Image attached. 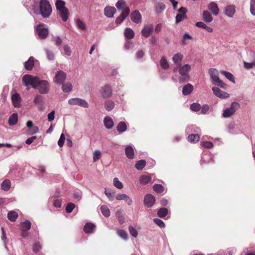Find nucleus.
I'll return each instance as SVG.
<instances>
[{
	"label": "nucleus",
	"mask_w": 255,
	"mask_h": 255,
	"mask_svg": "<svg viewBox=\"0 0 255 255\" xmlns=\"http://www.w3.org/2000/svg\"><path fill=\"white\" fill-rule=\"evenodd\" d=\"M193 90V86L191 84L185 85L182 90V94L183 95L187 96L189 95Z\"/></svg>",
	"instance_id": "cd10ccee"
},
{
	"label": "nucleus",
	"mask_w": 255,
	"mask_h": 255,
	"mask_svg": "<svg viewBox=\"0 0 255 255\" xmlns=\"http://www.w3.org/2000/svg\"><path fill=\"white\" fill-rule=\"evenodd\" d=\"M131 20L135 23H139L141 21V15L138 10H135L130 14Z\"/></svg>",
	"instance_id": "f3484780"
},
{
	"label": "nucleus",
	"mask_w": 255,
	"mask_h": 255,
	"mask_svg": "<svg viewBox=\"0 0 255 255\" xmlns=\"http://www.w3.org/2000/svg\"><path fill=\"white\" fill-rule=\"evenodd\" d=\"M240 108V104L238 102H233L230 106L226 108L223 111L222 117L229 118L233 116L236 112Z\"/></svg>",
	"instance_id": "7ed1b4c3"
},
{
	"label": "nucleus",
	"mask_w": 255,
	"mask_h": 255,
	"mask_svg": "<svg viewBox=\"0 0 255 255\" xmlns=\"http://www.w3.org/2000/svg\"><path fill=\"white\" fill-rule=\"evenodd\" d=\"M183 56L180 53H177L173 55L172 60L174 63L177 66L180 67L181 66V62L183 60Z\"/></svg>",
	"instance_id": "b1692460"
},
{
	"label": "nucleus",
	"mask_w": 255,
	"mask_h": 255,
	"mask_svg": "<svg viewBox=\"0 0 255 255\" xmlns=\"http://www.w3.org/2000/svg\"><path fill=\"white\" fill-rule=\"evenodd\" d=\"M118 235L121 238L125 240H127L128 239V234L127 233L123 230H119L118 231Z\"/></svg>",
	"instance_id": "5fc2aeb1"
},
{
	"label": "nucleus",
	"mask_w": 255,
	"mask_h": 255,
	"mask_svg": "<svg viewBox=\"0 0 255 255\" xmlns=\"http://www.w3.org/2000/svg\"><path fill=\"white\" fill-rule=\"evenodd\" d=\"M155 199L154 197L150 194L145 195L144 198V204L147 207H151L154 204Z\"/></svg>",
	"instance_id": "2eb2a0df"
},
{
	"label": "nucleus",
	"mask_w": 255,
	"mask_h": 255,
	"mask_svg": "<svg viewBox=\"0 0 255 255\" xmlns=\"http://www.w3.org/2000/svg\"><path fill=\"white\" fill-rule=\"evenodd\" d=\"M37 89L39 90L40 93L42 94H46L49 90V83L45 80H40L38 79V82L36 83Z\"/></svg>",
	"instance_id": "39448f33"
},
{
	"label": "nucleus",
	"mask_w": 255,
	"mask_h": 255,
	"mask_svg": "<svg viewBox=\"0 0 255 255\" xmlns=\"http://www.w3.org/2000/svg\"><path fill=\"white\" fill-rule=\"evenodd\" d=\"M63 49H64L65 55H66L67 56H70L71 54V51L70 47L68 45H64V47H63Z\"/></svg>",
	"instance_id": "774afa93"
},
{
	"label": "nucleus",
	"mask_w": 255,
	"mask_h": 255,
	"mask_svg": "<svg viewBox=\"0 0 255 255\" xmlns=\"http://www.w3.org/2000/svg\"><path fill=\"white\" fill-rule=\"evenodd\" d=\"M68 104L70 105H77L83 108L89 107V104L86 100L78 98L70 99L68 100Z\"/></svg>",
	"instance_id": "6e6552de"
},
{
	"label": "nucleus",
	"mask_w": 255,
	"mask_h": 255,
	"mask_svg": "<svg viewBox=\"0 0 255 255\" xmlns=\"http://www.w3.org/2000/svg\"><path fill=\"white\" fill-rule=\"evenodd\" d=\"M203 19L207 23H210L213 21V17L211 14L207 10L203 12Z\"/></svg>",
	"instance_id": "c756f323"
},
{
	"label": "nucleus",
	"mask_w": 255,
	"mask_h": 255,
	"mask_svg": "<svg viewBox=\"0 0 255 255\" xmlns=\"http://www.w3.org/2000/svg\"><path fill=\"white\" fill-rule=\"evenodd\" d=\"M208 8L214 15L216 16L219 13V8L217 4L215 2L209 3Z\"/></svg>",
	"instance_id": "6ab92c4d"
},
{
	"label": "nucleus",
	"mask_w": 255,
	"mask_h": 255,
	"mask_svg": "<svg viewBox=\"0 0 255 255\" xmlns=\"http://www.w3.org/2000/svg\"><path fill=\"white\" fill-rule=\"evenodd\" d=\"M66 78V73L61 70H58L55 72L53 81L56 84L60 85L63 84Z\"/></svg>",
	"instance_id": "423d86ee"
},
{
	"label": "nucleus",
	"mask_w": 255,
	"mask_h": 255,
	"mask_svg": "<svg viewBox=\"0 0 255 255\" xmlns=\"http://www.w3.org/2000/svg\"><path fill=\"white\" fill-rule=\"evenodd\" d=\"M18 121V116L16 113L12 114L8 119V125L10 126L15 125Z\"/></svg>",
	"instance_id": "72a5a7b5"
},
{
	"label": "nucleus",
	"mask_w": 255,
	"mask_h": 255,
	"mask_svg": "<svg viewBox=\"0 0 255 255\" xmlns=\"http://www.w3.org/2000/svg\"><path fill=\"white\" fill-rule=\"evenodd\" d=\"M35 31L37 32L39 39H45L48 34V29L44 27L43 24L38 25L35 28Z\"/></svg>",
	"instance_id": "0eeeda50"
},
{
	"label": "nucleus",
	"mask_w": 255,
	"mask_h": 255,
	"mask_svg": "<svg viewBox=\"0 0 255 255\" xmlns=\"http://www.w3.org/2000/svg\"><path fill=\"white\" fill-rule=\"evenodd\" d=\"M75 205L73 203H69L66 207V211L68 213H70L75 208Z\"/></svg>",
	"instance_id": "4d7b16f0"
},
{
	"label": "nucleus",
	"mask_w": 255,
	"mask_h": 255,
	"mask_svg": "<svg viewBox=\"0 0 255 255\" xmlns=\"http://www.w3.org/2000/svg\"><path fill=\"white\" fill-rule=\"evenodd\" d=\"M11 101L14 107L18 108L21 105V98L18 93H14L11 96Z\"/></svg>",
	"instance_id": "aec40b11"
},
{
	"label": "nucleus",
	"mask_w": 255,
	"mask_h": 255,
	"mask_svg": "<svg viewBox=\"0 0 255 255\" xmlns=\"http://www.w3.org/2000/svg\"><path fill=\"white\" fill-rule=\"evenodd\" d=\"M220 73L223 74L227 79L233 83H235L234 77L231 73L224 70L221 71Z\"/></svg>",
	"instance_id": "58836bf2"
},
{
	"label": "nucleus",
	"mask_w": 255,
	"mask_h": 255,
	"mask_svg": "<svg viewBox=\"0 0 255 255\" xmlns=\"http://www.w3.org/2000/svg\"><path fill=\"white\" fill-rule=\"evenodd\" d=\"M168 213V210L166 208H161L157 211V215L160 218H163Z\"/></svg>",
	"instance_id": "49530a36"
},
{
	"label": "nucleus",
	"mask_w": 255,
	"mask_h": 255,
	"mask_svg": "<svg viewBox=\"0 0 255 255\" xmlns=\"http://www.w3.org/2000/svg\"><path fill=\"white\" fill-rule=\"evenodd\" d=\"M146 165V161L144 159H141L137 161L135 164V167L136 169L138 170H142L145 166Z\"/></svg>",
	"instance_id": "37998d69"
},
{
	"label": "nucleus",
	"mask_w": 255,
	"mask_h": 255,
	"mask_svg": "<svg viewBox=\"0 0 255 255\" xmlns=\"http://www.w3.org/2000/svg\"><path fill=\"white\" fill-rule=\"evenodd\" d=\"M113 185L116 188L119 189H122L124 187L123 183L119 180L117 177H115L113 179Z\"/></svg>",
	"instance_id": "8fccbe9b"
},
{
	"label": "nucleus",
	"mask_w": 255,
	"mask_h": 255,
	"mask_svg": "<svg viewBox=\"0 0 255 255\" xmlns=\"http://www.w3.org/2000/svg\"><path fill=\"white\" fill-rule=\"evenodd\" d=\"M34 59L33 57H30L28 60L24 62V67L27 70H30L34 66Z\"/></svg>",
	"instance_id": "7c9ffc66"
},
{
	"label": "nucleus",
	"mask_w": 255,
	"mask_h": 255,
	"mask_svg": "<svg viewBox=\"0 0 255 255\" xmlns=\"http://www.w3.org/2000/svg\"><path fill=\"white\" fill-rule=\"evenodd\" d=\"M201 108V106L198 103H193L191 105L190 109L192 111L198 112L199 111Z\"/></svg>",
	"instance_id": "13d9d810"
},
{
	"label": "nucleus",
	"mask_w": 255,
	"mask_h": 255,
	"mask_svg": "<svg viewBox=\"0 0 255 255\" xmlns=\"http://www.w3.org/2000/svg\"><path fill=\"white\" fill-rule=\"evenodd\" d=\"M212 90L216 96L219 98L226 99L230 97V95L228 93L222 91L218 87H212Z\"/></svg>",
	"instance_id": "9b49d317"
},
{
	"label": "nucleus",
	"mask_w": 255,
	"mask_h": 255,
	"mask_svg": "<svg viewBox=\"0 0 255 255\" xmlns=\"http://www.w3.org/2000/svg\"><path fill=\"white\" fill-rule=\"evenodd\" d=\"M117 129L119 132L123 133L127 130V126L124 122H121L118 124Z\"/></svg>",
	"instance_id": "4c0bfd02"
},
{
	"label": "nucleus",
	"mask_w": 255,
	"mask_h": 255,
	"mask_svg": "<svg viewBox=\"0 0 255 255\" xmlns=\"http://www.w3.org/2000/svg\"><path fill=\"white\" fill-rule=\"evenodd\" d=\"M179 69V74L183 76L188 75V73L191 70V66L189 64H185L182 66H180Z\"/></svg>",
	"instance_id": "4be33fe9"
},
{
	"label": "nucleus",
	"mask_w": 255,
	"mask_h": 255,
	"mask_svg": "<svg viewBox=\"0 0 255 255\" xmlns=\"http://www.w3.org/2000/svg\"><path fill=\"white\" fill-rule=\"evenodd\" d=\"M11 187V182L8 179H5L1 184V188L2 190L8 191Z\"/></svg>",
	"instance_id": "e433bc0d"
},
{
	"label": "nucleus",
	"mask_w": 255,
	"mask_h": 255,
	"mask_svg": "<svg viewBox=\"0 0 255 255\" xmlns=\"http://www.w3.org/2000/svg\"><path fill=\"white\" fill-rule=\"evenodd\" d=\"M130 9L129 8H126L124 11H122V13L119 15L115 20V22L117 24H121L124 20L129 14Z\"/></svg>",
	"instance_id": "4468645a"
},
{
	"label": "nucleus",
	"mask_w": 255,
	"mask_h": 255,
	"mask_svg": "<svg viewBox=\"0 0 255 255\" xmlns=\"http://www.w3.org/2000/svg\"><path fill=\"white\" fill-rule=\"evenodd\" d=\"M101 211L102 214L106 217H108L110 215V211L106 205H102L101 207Z\"/></svg>",
	"instance_id": "a18cd8bd"
},
{
	"label": "nucleus",
	"mask_w": 255,
	"mask_h": 255,
	"mask_svg": "<svg viewBox=\"0 0 255 255\" xmlns=\"http://www.w3.org/2000/svg\"><path fill=\"white\" fill-rule=\"evenodd\" d=\"M115 5L119 10H122L124 11L126 8H129V7L126 5V1L124 0H118Z\"/></svg>",
	"instance_id": "2f4dec72"
},
{
	"label": "nucleus",
	"mask_w": 255,
	"mask_h": 255,
	"mask_svg": "<svg viewBox=\"0 0 255 255\" xmlns=\"http://www.w3.org/2000/svg\"><path fill=\"white\" fill-rule=\"evenodd\" d=\"M45 51H46V55H47V58L49 60H54V55L53 54V53L48 50V49H45Z\"/></svg>",
	"instance_id": "338daca9"
},
{
	"label": "nucleus",
	"mask_w": 255,
	"mask_h": 255,
	"mask_svg": "<svg viewBox=\"0 0 255 255\" xmlns=\"http://www.w3.org/2000/svg\"><path fill=\"white\" fill-rule=\"evenodd\" d=\"M153 221L160 228H164L165 226L164 223L159 219L155 218L153 219Z\"/></svg>",
	"instance_id": "0e129e2a"
},
{
	"label": "nucleus",
	"mask_w": 255,
	"mask_h": 255,
	"mask_svg": "<svg viewBox=\"0 0 255 255\" xmlns=\"http://www.w3.org/2000/svg\"><path fill=\"white\" fill-rule=\"evenodd\" d=\"M116 199L119 201H125L128 205H131L132 203V199L126 194L119 193L116 196Z\"/></svg>",
	"instance_id": "dca6fc26"
},
{
	"label": "nucleus",
	"mask_w": 255,
	"mask_h": 255,
	"mask_svg": "<svg viewBox=\"0 0 255 255\" xmlns=\"http://www.w3.org/2000/svg\"><path fill=\"white\" fill-rule=\"evenodd\" d=\"M105 193L110 201H113L114 200V196L116 193V191L115 190L105 188Z\"/></svg>",
	"instance_id": "c85d7f7f"
},
{
	"label": "nucleus",
	"mask_w": 255,
	"mask_h": 255,
	"mask_svg": "<svg viewBox=\"0 0 255 255\" xmlns=\"http://www.w3.org/2000/svg\"><path fill=\"white\" fill-rule=\"evenodd\" d=\"M18 217V214L14 211H9L7 213V218L11 222L15 221Z\"/></svg>",
	"instance_id": "79ce46f5"
},
{
	"label": "nucleus",
	"mask_w": 255,
	"mask_h": 255,
	"mask_svg": "<svg viewBox=\"0 0 255 255\" xmlns=\"http://www.w3.org/2000/svg\"><path fill=\"white\" fill-rule=\"evenodd\" d=\"M188 140L190 143L197 142L200 139L198 133H191L187 137Z\"/></svg>",
	"instance_id": "473e14b6"
},
{
	"label": "nucleus",
	"mask_w": 255,
	"mask_h": 255,
	"mask_svg": "<svg viewBox=\"0 0 255 255\" xmlns=\"http://www.w3.org/2000/svg\"><path fill=\"white\" fill-rule=\"evenodd\" d=\"M185 131L187 134H190L191 133H199L201 130L199 127L195 125H190L186 128Z\"/></svg>",
	"instance_id": "5701e85b"
},
{
	"label": "nucleus",
	"mask_w": 255,
	"mask_h": 255,
	"mask_svg": "<svg viewBox=\"0 0 255 255\" xmlns=\"http://www.w3.org/2000/svg\"><path fill=\"white\" fill-rule=\"evenodd\" d=\"M134 32L130 28H126L125 30V36L127 39H131L134 37Z\"/></svg>",
	"instance_id": "ea45409f"
},
{
	"label": "nucleus",
	"mask_w": 255,
	"mask_h": 255,
	"mask_svg": "<svg viewBox=\"0 0 255 255\" xmlns=\"http://www.w3.org/2000/svg\"><path fill=\"white\" fill-rule=\"evenodd\" d=\"M38 78L33 76L31 75H25L22 77V83L25 86H31V87L36 89L37 87L36 83L38 82Z\"/></svg>",
	"instance_id": "20e7f679"
},
{
	"label": "nucleus",
	"mask_w": 255,
	"mask_h": 255,
	"mask_svg": "<svg viewBox=\"0 0 255 255\" xmlns=\"http://www.w3.org/2000/svg\"><path fill=\"white\" fill-rule=\"evenodd\" d=\"M153 189L158 193H162L164 190L163 186L160 184H155L153 186Z\"/></svg>",
	"instance_id": "603ef678"
},
{
	"label": "nucleus",
	"mask_w": 255,
	"mask_h": 255,
	"mask_svg": "<svg viewBox=\"0 0 255 255\" xmlns=\"http://www.w3.org/2000/svg\"><path fill=\"white\" fill-rule=\"evenodd\" d=\"M116 9L113 6H106L104 9V14L109 18H112L116 13Z\"/></svg>",
	"instance_id": "412c9836"
},
{
	"label": "nucleus",
	"mask_w": 255,
	"mask_h": 255,
	"mask_svg": "<svg viewBox=\"0 0 255 255\" xmlns=\"http://www.w3.org/2000/svg\"><path fill=\"white\" fill-rule=\"evenodd\" d=\"M200 110H201V113L202 114H206L209 110V107L207 105H203L202 106H201Z\"/></svg>",
	"instance_id": "e2e57ef3"
},
{
	"label": "nucleus",
	"mask_w": 255,
	"mask_h": 255,
	"mask_svg": "<svg viewBox=\"0 0 255 255\" xmlns=\"http://www.w3.org/2000/svg\"><path fill=\"white\" fill-rule=\"evenodd\" d=\"M115 107V103L113 101L110 100H107L105 103V108L108 111H110L114 109Z\"/></svg>",
	"instance_id": "de8ad7c7"
},
{
	"label": "nucleus",
	"mask_w": 255,
	"mask_h": 255,
	"mask_svg": "<svg viewBox=\"0 0 255 255\" xmlns=\"http://www.w3.org/2000/svg\"><path fill=\"white\" fill-rule=\"evenodd\" d=\"M100 92L102 97L105 98H109L112 95V88L109 85H106L102 87L101 89Z\"/></svg>",
	"instance_id": "f8f14e48"
},
{
	"label": "nucleus",
	"mask_w": 255,
	"mask_h": 255,
	"mask_svg": "<svg viewBox=\"0 0 255 255\" xmlns=\"http://www.w3.org/2000/svg\"><path fill=\"white\" fill-rule=\"evenodd\" d=\"M187 18L186 14L178 13L175 17L176 23H178Z\"/></svg>",
	"instance_id": "864d4df0"
},
{
	"label": "nucleus",
	"mask_w": 255,
	"mask_h": 255,
	"mask_svg": "<svg viewBox=\"0 0 255 255\" xmlns=\"http://www.w3.org/2000/svg\"><path fill=\"white\" fill-rule=\"evenodd\" d=\"M160 65L163 69H167L169 67V63L164 57H161L160 60Z\"/></svg>",
	"instance_id": "09e8293b"
},
{
	"label": "nucleus",
	"mask_w": 255,
	"mask_h": 255,
	"mask_svg": "<svg viewBox=\"0 0 255 255\" xmlns=\"http://www.w3.org/2000/svg\"><path fill=\"white\" fill-rule=\"evenodd\" d=\"M236 12V7L234 5L230 4L226 6L224 9V14L230 18H232Z\"/></svg>",
	"instance_id": "ddd939ff"
},
{
	"label": "nucleus",
	"mask_w": 255,
	"mask_h": 255,
	"mask_svg": "<svg viewBox=\"0 0 255 255\" xmlns=\"http://www.w3.org/2000/svg\"><path fill=\"white\" fill-rule=\"evenodd\" d=\"M105 127L108 129H111L114 127V122L112 119L109 116L106 117L104 119Z\"/></svg>",
	"instance_id": "bb28decb"
},
{
	"label": "nucleus",
	"mask_w": 255,
	"mask_h": 255,
	"mask_svg": "<svg viewBox=\"0 0 255 255\" xmlns=\"http://www.w3.org/2000/svg\"><path fill=\"white\" fill-rule=\"evenodd\" d=\"M20 225V230L21 231H27L30 229L31 223L29 221L26 220L21 222Z\"/></svg>",
	"instance_id": "c9c22d12"
},
{
	"label": "nucleus",
	"mask_w": 255,
	"mask_h": 255,
	"mask_svg": "<svg viewBox=\"0 0 255 255\" xmlns=\"http://www.w3.org/2000/svg\"><path fill=\"white\" fill-rule=\"evenodd\" d=\"M76 25H77V27L81 29H82V30L86 29L85 24L82 21H81L80 19H77L76 20Z\"/></svg>",
	"instance_id": "680f3d73"
},
{
	"label": "nucleus",
	"mask_w": 255,
	"mask_h": 255,
	"mask_svg": "<svg viewBox=\"0 0 255 255\" xmlns=\"http://www.w3.org/2000/svg\"><path fill=\"white\" fill-rule=\"evenodd\" d=\"M125 153L128 159H131L134 157L133 148L130 145H128L126 146L125 148Z\"/></svg>",
	"instance_id": "393cba45"
},
{
	"label": "nucleus",
	"mask_w": 255,
	"mask_h": 255,
	"mask_svg": "<svg viewBox=\"0 0 255 255\" xmlns=\"http://www.w3.org/2000/svg\"><path fill=\"white\" fill-rule=\"evenodd\" d=\"M58 13L63 21H66L69 16V12L68 9L66 8L65 9L58 11Z\"/></svg>",
	"instance_id": "a878e982"
},
{
	"label": "nucleus",
	"mask_w": 255,
	"mask_h": 255,
	"mask_svg": "<svg viewBox=\"0 0 255 255\" xmlns=\"http://www.w3.org/2000/svg\"><path fill=\"white\" fill-rule=\"evenodd\" d=\"M153 30V25L151 24H147L144 26L141 30V34L143 36L145 37H149Z\"/></svg>",
	"instance_id": "a211bd4d"
},
{
	"label": "nucleus",
	"mask_w": 255,
	"mask_h": 255,
	"mask_svg": "<svg viewBox=\"0 0 255 255\" xmlns=\"http://www.w3.org/2000/svg\"><path fill=\"white\" fill-rule=\"evenodd\" d=\"M95 228V225L91 223H87L84 227V231L86 233H91Z\"/></svg>",
	"instance_id": "f704fd0d"
},
{
	"label": "nucleus",
	"mask_w": 255,
	"mask_h": 255,
	"mask_svg": "<svg viewBox=\"0 0 255 255\" xmlns=\"http://www.w3.org/2000/svg\"><path fill=\"white\" fill-rule=\"evenodd\" d=\"M55 5L57 11L66 8L65 2L63 0H56Z\"/></svg>",
	"instance_id": "a19ab883"
},
{
	"label": "nucleus",
	"mask_w": 255,
	"mask_h": 255,
	"mask_svg": "<svg viewBox=\"0 0 255 255\" xmlns=\"http://www.w3.org/2000/svg\"><path fill=\"white\" fill-rule=\"evenodd\" d=\"M250 62L244 61V66L246 69H251L255 68V52H251L249 54Z\"/></svg>",
	"instance_id": "1a4fd4ad"
},
{
	"label": "nucleus",
	"mask_w": 255,
	"mask_h": 255,
	"mask_svg": "<svg viewBox=\"0 0 255 255\" xmlns=\"http://www.w3.org/2000/svg\"><path fill=\"white\" fill-rule=\"evenodd\" d=\"M101 156V152L99 150H96L93 153V161H98Z\"/></svg>",
	"instance_id": "6e6d98bb"
},
{
	"label": "nucleus",
	"mask_w": 255,
	"mask_h": 255,
	"mask_svg": "<svg viewBox=\"0 0 255 255\" xmlns=\"http://www.w3.org/2000/svg\"><path fill=\"white\" fill-rule=\"evenodd\" d=\"M155 176L153 174H148L146 175H141L139 179L140 184L142 185H146L147 184H151L153 182L152 178H154Z\"/></svg>",
	"instance_id": "9d476101"
},
{
	"label": "nucleus",
	"mask_w": 255,
	"mask_h": 255,
	"mask_svg": "<svg viewBox=\"0 0 255 255\" xmlns=\"http://www.w3.org/2000/svg\"><path fill=\"white\" fill-rule=\"evenodd\" d=\"M129 232L130 235L134 238L137 237L138 234L136 230L131 226L128 227Z\"/></svg>",
	"instance_id": "052dcab7"
},
{
	"label": "nucleus",
	"mask_w": 255,
	"mask_h": 255,
	"mask_svg": "<svg viewBox=\"0 0 255 255\" xmlns=\"http://www.w3.org/2000/svg\"><path fill=\"white\" fill-rule=\"evenodd\" d=\"M33 12L36 14H41L44 18L50 16L52 13V7L49 2L47 0H41L39 2V9L34 5L32 6Z\"/></svg>",
	"instance_id": "f257e3e1"
},
{
	"label": "nucleus",
	"mask_w": 255,
	"mask_h": 255,
	"mask_svg": "<svg viewBox=\"0 0 255 255\" xmlns=\"http://www.w3.org/2000/svg\"><path fill=\"white\" fill-rule=\"evenodd\" d=\"M65 140V137L63 133H62L60 135V138L58 141V145L61 147L63 146Z\"/></svg>",
	"instance_id": "69168bd1"
},
{
	"label": "nucleus",
	"mask_w": 255,
	"mask_h": 255,
	"mask_svg": "<svg viewBox=\"0 0 255 255\" xmlns=\"http://www.w3.org/2000/svg\"><path fill=\"white\" fill-rule=\"evenodd\" d=\"M62 90L64 92H69L72 90V86L71 83L66 82L62 84Z\"/></svg>",
	"instance_id": "c03bdc74"
},
{
	"label": "nucleus",
	"mask_w": 255,
	"mask_h": 255,
	"mask_svg": "<svg viewBox=\"0 0 255 255\" xmlns=\"http://www.w3.org/2000/svg\"><path fill=\"white\" fill-rule=\"evenodd\" d=\"M250 12L251 14L255 16V0H250Z\"/></svg>",
	"instance_id": "bf43d9fd"
},
{
	"label": "nucleus",
	"mask_w": 255,
	"mask_h": 255,
	"mask_svg": "<svg viewBox=\"0 0 255 255\" xmlns=\"http://www.w3.org/2000/svg\"><path fill=\"white\" fill-rule=\"evenodd\" d=\"M209 74L214 85L226 89L227 85L219 78V71L216 68H210L209 70Z\"/></svg>",
	"instance_id": "f03ea898"
},
{
	"label": "nucleus",
	"mask_w": 255,
	"mask_h": 255,
	"mask_svg": "<svg viewBox=\"0 0 255 255\" xmlns=\"http://www.w3.org/2000/svg\"><path fill=\"white\" fill-rule=\"evenodd\" d=\"M235 128V125L234 123L231 122V123H229V124L227 126L228 132L232 134H237V133L235 132L234 130Z\"/></svg>",
	"instance_id": "3c124183"
}]
</instances>
